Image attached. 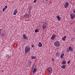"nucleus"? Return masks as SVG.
I'll return each instance as SVG.
<instances>
[{"label":"nucleus","instance_id":"21","mask_svg":"<svg viewBox=\"0 0 75 75\" xmlns=\"http://www.w3.org/2000/svg\"><path fill=\"white\" fill-rule=\"evenodd\" d=\"M37 69H34L33 70V73H34V72H36V71H37Z\"/></svg>","mask_w":75,"mask_h":75},{"label":"nucleus","instance_id":"9","mask_svg":"<svg viewBox=\"0 0 75 75\" xmlns=\"http://www.w3.org/2000/svg\"><path fill=\"white\" fill-rule=\"evenodd\" d=\"M29 17V15H28V14H25L24 16V18H26V19H27V18H28Z\"/></svg>","mask_w":75,"mask_h":75},{"label":"nucleus","instance_id":"35","mask_svg":"<svg viewBox=\"0 0 75 75\" xmlns=\"http://www.w3.org/2000/svg\"><path fill=\"white\" fill-rule=\"evenodd\" d=\"M3 35H4V34H2Z\"/></svg>","mask_w":75,"mask_h":75},{"label":"nucleus","instance_id":"33","mask_svg":"<svg viewBox=\"0 0 75 75\" xmlns=\"http://www.w3.org/2000/svg\"><path fill=\"white\" fill-rule=\"evenodd\" d=\"M2 72H4V70H3L2 71Z\"/></svg>","mask_w":75,"mask_h":75},{"label":"nucleus","instance_id":"6","mask_svg":"<svg viewBox=\"0 0 75 75\" xmlns=\"http://www.w3.org/2000/svg\"><path fill=\"white\" fill-rule=\"evenodd\" d=\"M69 50L70 52H72L73 51V48L71 46H69L68 47Z\"/></svg>","mask_w":75,"mask_h":75},{"label":"nucleus","instance_id":"19","mask_svg":"<svg viewBox=\"0 0 75 75\" xmlns=\"http://www.w3.org/2000/svg\"><path fill=\"white\" fill-rule=\"evenodd\" d=\"M10 56L8 54H6L5 56V58H10Z\"/></svg>","mask_w":75,"mask_h":75},{"label":"nucleus","instance_id":"32","mask_svg":"<svg viewBox=\"0 0 75 75\" xmlns=\"http://www.w3.org/2000/svg\"><path fill=\"white\" fill-rule=\"evenodd\" d=\"M73 12H74V13H75V10H73Z\"/></svg>","mask_w":75,"mask_h":75},{"label":"nucleus","instance_id":"30","mask_svg":"<svg viewBox=\"0 0 75 75\" xmlns=\"http://www.w3.org/2000/svg\"><path fill=\"white\" fill-rule=\"evenodd\" d=\"M52 60L53 62H54V58H52Z\"/></svg>","mask_w":75,"mask_h":75},{"label":"nucleus","instance_id":"28","mask_svg":"<svg viewBox=\"0 0 75 75\" xmlns=\"http://www.w3.org/2000/svg\"><path fill=\"white\" fill-rule=\"evenodd\" d=\"M37 0H35L33 2L34 3H36V2L37 1Z\"/></svg>","mask_w":75,"mask_h":75},{"label":"nucleus","instance_id":"14","mask_svg":"<svg viewBox=\"0 0 75 75\" xmlns=\"http://www.w3.org/2000/svg\"><path fill=\"white\" fill-rule=\"evenodd\" d=\"M66 66V65H63L61 67L63 69H65V68H66V67H65Z\"/></svg>","mask_w":75,"mask_h":75},{"label":"nucleus","instance_id":"1","mask_svg":"<svg viewBox=\"0 0 75 75\" xmlns=\"http://www.w3.org/2000/svg\"><path fill=\"white\" fill-rule=\"evenodd\" d=\"M30 51V47L28 46H26L25 48V55H27V53L29 52Z\"/></svg>","mask_w":75,"mask_h":75},{"label":"nucleus","instance_id":"31","mask_svg":"<svg viewBox=\"0 0 75 75\" xmlns=\"http://www.w3.org/2000/svg\"><path fill=\"white\" fill-rule=\"evenodd\" d=\"M32 47H33V48L34 47V45H32Z\"/></svg>","mask_w":75,"mask_h":75},{"label":"nucleus","instance_id":"18","mask_svg":"<svg viewBox=\"0 0 75 75\" xmlns=\"http://www.w3.org/2000/svg\"><path fill=\"white\" fill-rule=\"evenodd\" d=\"M46 26H47L46 25H45V24H44L43 25L42 28L43 29V30H44V29H45V28L46 27Z\"/></svg>","mask_w":75,"mask_h":75},{"label":"nucleus","instance_id":"10","mask_svg":"<svg viewBox=\"0 0 75 75\" xmlns=\"http://www.w3.org/2000/svg\"><path fill=\"white\" fill-rule=\"evenodd\" d=\"M56 17L58 21H61V17H60L59 16H57Z\"/></svg>","mask_w":75,"mask_h":75},{"label":"nucleus","instance_id":"15","mask_svg":"<svg viewBox=\"0 0 75 75\" xmlns=\"http://www.w3.org/2000/svg\"><path fill=\"white\" fill-rule=\"evenodd\" d=\"M56 55L58 57H59V52H57L56 53Z\"/></svg>","mask_w":75,"mask_h":75},{"label":"nucleus","instance_id":"24","mask_svg":"<svg viewBox=\"0 0 75 75\" xmlns=\"http://www.w3.org/2000/svg\"><path fill=\"white\" fill-rule=\"evenodd\" d=\"M66 51L67 52H69L70 51L68 49H67V50Z\"/></svg>","mask_w":75,"mask_h":75},{"label":"nucleus","instance_id":"2","mask_svg":"<svg viewBox=\"0 0 75 75\" xmlns=\"http://www.w3.org/2000/svg\"><path fill=\"white\" fill-rule=\"evenodd\" d=\"M54 45L55 47H59L60 46V42L59 41H56L55 42H54Z\"/></svg>","mask_w":75,"mask_h":75},{"label":"nucleus","instance_id":"5","mask_svg":"<svg viewBox=\"0 0 75 75\" xmlns=\"http://www.w3.org/2000/svg\"><path fill=\"white\" fill-rule=\"evenodd\" d=\"M23 38H24L25 40H28V37L26 34H23L22 36Z\"/></svg>","mask_w":75,"mask_h":75},{"label":"nucleus","instance_id":"8","mask_svg":"<svg viewBox=\"0 0 75 75\" xmlns=\"http://www.w3.org/2000/svg\"><path fill=\"white\" fill-rule=\"evenodd\" d=\"M56 37V35L55 34L53 35L50 38V39L51 40H54L55 38V37Z\"/></svg>","mask_w":75,"mask_h":75},{"label":"nucleus","instance_id":"20","mask_svg":"<svg viewBox=\"0 0 75 75\" xmlns=\"http://www.w3.org/2000/svg\"><path fill=\"white\" fill-rule=\"evenodd\" d=\"M66 64V61H63L62 62V64L63 65H65Z\"/></svg>","mask_w":75,"mask_h":75},{"label":"nucleus","instance_id":"12","mask_svg":"<svg viewBox=\"0 0 75 75\" xmlns=\"http://www.w3.org/2000/svg\"><path fill=\"white\" fill-rule=\"evenodd\" d=\"M17 13V9H15L14 10V11L13 12V14L14 15H16Z\"/></svg>","mask_w":75,"mask_h":75},{"label":"nucleus","instance_id":"11","mask_svg":"<svg viewBox=\"0 0 75 75\" xmlns=\"http://www.w3.org/2000/svg\"><path fill=\"white\" fill-rule=\"evenodd\" d=\"M38 46L39 47H42V43L41 42H39V44L38 45Z\"/></svg>","mask_w":75,"mask_h":75},{"label":"nucleus","instance_id":"36","mask_svg":"<svg viewBox=\"0 0 75 75\" xmlns=\"http://www.w3.org/2000/svg\"><path fill=\"white\" fill-rule=\"evenodd\" d=\"M45 24H46L47 23H45Z\"/></svg>","mask_w":75,"mask_h":75},{"label":"nucleus","instance_id":"7","mask_svg":"<svg viewBox=\"0 0 75 75\" xmlns=\"http://www.w3.org/2000/svg\"><path fill=\"white\" fill-rule=\"evenodd\" d=\"M71 20H74V18H75V15L74 14H71Z\"/></svg>","mask_w":75,"mask_h":75},{"label":"nucleus","instance_id":"17","mask_svg":"<svg viewBox=\"0 0 75 75\" xmlns=\"http://www.w3.org/2000/svg\"><path fill=\"white\" fill-rule=\"evenodd\" d=\"M31 64H32V63L31 62V61H29L28 62V66H30V65H31Z\"/></svg>","mask_w":75,"mask_h":75},{"label":"nucleus","instance_id":"4","mask_svg":"<svg viewBox=\"0 0 75 75\" xmlns=\"http://www.w3.org/2000/svg\"><path fill=\"white\" fill-rule=\"evenodd\" d=\"M68 6H69V2L68 1L66 2L64 4L65 8H67Z\"/></svg>","mask_w":75,"mask_h":75},{"label":"nucleus","instance_id":"29","mask_svg":"<svg viewBox=\"0 0 75 75\" xmlns=\"http://www.w3.org/2000/svg\"><path fill=\"white\" fill-rule=\"evenodd\" d=\"M7 8V6H5V8H5V9H6Z\"/></svg>","mask_w":75,"mask_h":75},{"label":"nucleus","instance_id":"26","mask_svg":"<svg viewBox=\"0 0 75 75\" xmlns=\"http://www.w3.org/2000/svg\"><path fill=\"white\" fill-rule=\"evenodd\" d=\"M70 62H71V60H69V62H68L67 63L68 64H70Z\"/></svg>","mask_w":75,"mask_h":75},{"label":"nucleus","instance_id":"13","mask_svg":"<svg viewBox=\"0 0 75 75\" xmlns=\"http://www.w3.org/2000/svg\"><path fill=\"white\" fill-rule=\"evenodd\" d=\"M67 38V36H64V37L62 38V40L63 41H65L66 39L65 38Z\"/></svg>","mask_w":75,"mask_h":75},{"label":"nucleus","instance_id":"25","mask_svg":"<svg viewBox=\"0 0 75 75\" xmlns=\"http://www.w3.org/2000/svg\"><path fill=\"white\" fill-rule=\"evenodd\" d=\"M2 32V30H1V29H0V34H1Z\"/></svg>","mask_w":75,"mask_h":75},{"label":"nucleus","instance_id":"22","mask_svg":"<svg viewBox=\"0 0 75 75\" xmlns=\"http://www.w3.org/2000/svg\"><path fill=\"white\" fill-rule=\"evenodd\" d=\"M35 58H36V57H35V56H32L31 57V59H35Z\"/></svg>","mask_w":75,"mask_h":75},{"label":"nucleus","instance_id":"16","mask_svg":"<svg viewBox=\"0 0 75 75\" xmlns=\"http://www.w3.org/2000/svg\"><path fill=\"white\" fill-rule=\"evenodd\" d=\"M64 54L63 53L60 55V58H64Z\"/></svg>","mask_w":75,"mask_h":75},{"label":"nucleus","instance_id":"27","mask_svg":"<svg viewBox=\"0 0 75 75\" xmlns=\"http://www.w3.org/2000/svg\"><path fill=\"white\" fill-rule=\"evenodd\" d=\"M5 10H6V9L4 8L3 9V12H4V11H5Z\"/></svg>","mask_w":75,"mask_h":75},{"label":"nucleus","instance_id":"23","mask_svg":"<svg viewBox=\"0 0 75 75\" xmlns=\"http://www.w3.org/2000/svg\"><path fill=\"white\" fill-rule=\"evenodd\" d=\"M35 33H38L39 32V30L38 29H36L35 30Z\"/></svg>","mask_w":75,"mask_h":75},{"label":"nucleus","instance_id":"34","mask_svg":"<svg viewBox=\"0 0 75 75\" xmlns=\"http://www.w3.org/2000/svg\"><path fill=\"white\" fill-rule=\"evenodd\" d=\"M46 0V1H48V0Z\"/></svg>","mask_w":75,"mask_h":75},{"label":"nucleus","instance_id":"3","mask_svg":"<svg viewBox=\"0 0 75 75\" xmlns=\"http://www.w3.org/2000/svg\"><path fill=\"white\" fill-rule=\"evenodd\" d=\"M47 71L48 73H50V75L52 73V68L50 67H49L47 68Z\"/></svg>","mask_w":75,"mask_h":75}]
</instances>
